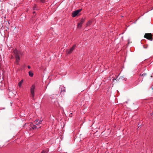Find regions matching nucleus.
Masks as SVG:
<instances>
[{
    "label": "nucleus",
    "mask_w": 153,
    "mask_h": 153,
    "mask_svg": "<svg viewBox=\"0 0 153 153\" xmlns=\"http://www.w3.org/2000/svg\"><path fill=\"white\" fill-rule=\"evenodd\" d=\"M40 1L42 3H44L45 2V0H40Z\"/></svg>",
    "instance_id": "15"
},
{
    "label": "nucleus",
    "mask_w": 153,
    "mask_h": 153,
    "mask_svg": "<svg viewBox=\"0 0 153 153\" xmlns=\"http://www.w3.org/2000/svg\"><path fill=\"white\" fill-rule=\"evenodd\" d=\"M60 90H61V93H62L63 91V92H64L65 91V87L64 86H61L60 87Z\"/></svg>",
    "instance_id": "7"
},
{
    "label": "nucleus",
    "mask_w": 153,
    "mask_h": 153,
    "mask_svg": "<svg viewBox=\"0 0 153 153\" xmlns=\"http://www.w3.org/2000/svg\"><path fill=\"white\" fill-rule=\"evenodd\" d=\"M29 75L30 76L32 77L33 76V74L31 71H29Z\"/></svg>",
    "instance_id": "10"
},
{
    "label": "nucleus",
    "mask_w": 153,
    "mask_h": 153,
    "mask_svg": "<svg viewBox=\"0 0 153 153\" xmlns=\"http://www.w3.org/2000/svg\"><path fill=\"white\" fill-rule=\"evenodd\" d=\"M82 25L80 23H79L77 25V27L78 28H80L81 27Z\"/></svg>",
    "instance_id": "12"
},
{
    "label": "nucleus",
    "mask_w": 153,
    "mask_h": 153,
    "mask_svg": "<svg viewBox=\"0 0 153 153\" xmlns=\"http://www.w3.org/2000/svg\"><path fill=\"white\" fill-rule=\"evenodd\" d=\"M33 9H34V10H35V7H34Z\"/></svg>",
    "instance_id": "19"
},
{
    "label": "nucleus",
    "mask_w": 153,
    "mask_h": 153,
    "mask_svg": "<svg viewBox=\"0 0 153 153\" xmlns=\"http://www.w3.org/2000/svg\"><path fill=\"white\" fill-rule=\"evenodd\" d=\"M42 124L41 120L38 121L36 120L33 123H30L29 124L30 127L33 129H36L40 128Z\"/></svg>",
    "instance_id": "1"
},
{
    "label": "nucleus",
    "mask_w": 153,
    "mask_h": 153,
    "mask_svg": "<svg viewBox=\"0 0 153 153\" xmlns=\"http://www.w3.org/2000/svg\"><path fill=\"white\" fill-rule=\"evenodd\" d=\"M35 89V85L34 84L30 88V97H31V99L34 100V90Z\"/></svg>",
    "instance_id": "3"
},
{
    "label": "nucleus",
    "mask_w": 153,
    "mask_h": 153,
    "mask_svg": "<svg viewBox=\"0 0 153 153\" xmlns=\"http://www.w3.org/2000/svg\"><path fill=\"white\" fill-rule=\"evenodd\" d=\"M144 37L151 41L153 40L152 34L150 33H146L144 36Z\"/></svg>",
    "instance_id": "4"
},
{
    "label": "nucleus",
    "mask_w": 153,
    "mask_h": 153,
    "mask_svg": "<svg viewBox=\"0 0 153 153\" xmlns=\"http://www.w3.org/2000/svg\"><path fill=\"white\" fill-rule=\"evenodd\" d=\"M69 116H71V115L70 114L69 115Z\"/></svg>",
    "instance_id": "20"
},
{
    "label": "nucleus",
    "mask_w": 153,
    "mask_h": 153,
    "mask_svg": "<svg viewBox=\"0 0 153 153\" xmlns=\"http://www.w3.org/2000/svg\"><path fill=\"white\" fill-rule=\"evenodd\" d=\"M27 67L29 69H30V66L29 65H28Z\"/></svg>",
    "instance_id": "16"
},
{
    "label": "nucleus",
    "mask_w": 153,
    "mask_h": 153,
    "mask_svg": "<svg viewBox=\"0 0 153 153\" xmlns=\"http://www.w3.org/2000/svg\"><path fill=\"white\" fill-rule=\"evenodd\" d=\"M48 150H43L41 153H47L48 152Z\"/></svg>",
    "instance_id": "11"
},
{
    "label": "nucleus",
    "mask_w": 153,
    "mask_h": 153,
    "mask_svg": "<svg viewBox=\"0 0 153 153\" xmlns=\"http://www.w3.org/2000/svg\"><path fill=\"white\" fill-rule=\"evenodd\" d=\"M82 10V9H79L78 10H76L73 12L72 13V17H74L77 16V15Z\"/></svg>",
    "instance_id": "5"
},
{
    "label": "nucleus",
    "mask_w": 153,
    "mask_h": 153,
    "mask_svg": "<svg viewBox=\"0 0 153 153\" xmlns=\"http://www.w3.org/2000/svg\"><path fill=\"white\" fill-rule=\"evenodd\" d=\"M76 47V45H74L71 48L68 50L67 51V53L68 54H70L74 50V49Z\"/></svg>",
    "instance_id": "6"
},
{
    "label": "nucleus",
    "mask_w": 153,
    "mask_h": 153,
    "mask_svg": "<svg viewBox=\"0 0 153 153\" xmlns=\"http://www.w3.org/2000/svg\"><path fill=\"white\" fill-rule=\"evenodd\" d=\"M153 115V113L152 114H151V115Z\"/></svg>",
    "instance_id": "17"
},
{
    "label": "nucleus",
    "mask_w": 153,
    "mask_h": 153,
    "mask_svg": "<svg viewBox=\"0 0 153 153\" xmlns=\"http://www.w3.org/2000/svg\"><path fill=\"white\" fill-rule=\"evenodd\" d=\"M23 82V80L22 79L18 83V86L20 87H21V85L22 84Z\"/></svg>",
    "instance_id": "9"
},
{
    "label": "nucleus",
    "mask_w": 153,
    "mask_h": 153,
    "mask_svg": "<svg viewBox=\"0 0 153 153\" xmlns=\"http://www.w3.org/2000/svg\"><path fill=\"white\" fill-rule=\"evenodd\" d=\"M146 73H143L142 74H140V75L142 76H144L146 75Z\"/></svg>",
    "instance_id": "13"
},
{
    "label": "nucleus",
    "mask_w": 153,
    "mask_h": 153,
    "mask_svg": "<svg viewBox=\"0 0 153 153\" xmlns=\"http://www.w3.org/2000/svg\"><path fill=\"white\" fill-rule=\"evenodd\" d=\"M13 53L15 55L16 64H18L20 60L19 55L20 54V52L16 49L13 51Z\"/></svg>",
    "instance_id": "2"
},
{
    "label": "nucleus",
    "mask_w": 153,
    "mask_h": 153,
    "mask_svg": "<svg viewBox=\"0 0 153 153\" xmlns=\"http://www.w3.org/2000/svg\"><path fill=\"white\" fill-rule=\"evenodd\" d=\"M33 14H34L35 13V12H33Z\"/></svg>",
    "instance_id": "18"
},
{
    "label": "nucleus",
    "mask_w": 153,
    "mask_h": 153,
    "mask_svg": "<svg viewBox=\"0 0 153 153\" xmlns=\"http://www.w3.org/2000/svg\"><path fill=\"white\" fill-rule=\"evenodd\" d=\"M56 101V99L54 98L51 99V102L52 103H54Z\"/></svg>",
    "instance_id": "8"
},
{
    "label": "nucleus",
    "mask_w": 153,
    "mask_h": 153,
    "mask_svg": "<svg viewBox=\"0 0 153 153\" xmlns=\"http://www.w3.org/2000/svg\"><path fill=\"white\" fill-rule=\"evenodd\" d=\"M84 22V20L82 19L80 21L79 23L82 25V23H83V22Z\"/></svg>",
    "instance_id": "14"
}]
</instances>
